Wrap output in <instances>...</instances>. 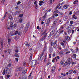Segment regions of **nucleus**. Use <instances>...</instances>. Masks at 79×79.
I'll return each mask as SVG.
<instances>
[{"label": "nucleus", "instance_id": "f257e3e1", "mask_svg": "<svg viewBox=\"0 0 79 79\" xmlns=\"http://www.w3.org/2000/svg\"><path fill=\"white\" fill-rule=\"evenodd\" d=\"M71 62H72V60L70 59V58H69L68 59L67 62L65 63L64 65V66H69L70 65V63H71Z\"/></svg>", "mask_w": 79, "mask_h": 79}, {"label": "nucleus", "instance_id": "f03ea898", "mask_svg": "<svg viewBox=\"0 0 79 79\" xmlns=\"http://www.w3.org/2000/svg\"><path fill=\"white\" fill-rule=\"evenodd\" d=\"M45 24H46V26H48L49 25H50V18H48L47 20H45Z\"/></svg>", "mask_w": 79, "mask_h": 79}, {"label": "nucleus", "instance_id": "7ed1b4c3", "mask_svg": "<svg viewBox=\"0 0 79 79\" xmlns=\"http://www.w3.org/2000/svg\"><path fill=\"white\" fill-rule=\"evenodd\" d=\"M47 33H45L44 35L42 37V38L40 39V41H43V40H44L46 39V38H47Z\"/></svg>", "mask_w": 79, "mask_h": 79}, {"label": "nucleus", "instance_id": "20e7f679", "mask_svg": "<svg viewBox=\"0 0 79 79\" xmlns=\"http://www.w3.org/2000/svg\"><path fill=\"white\" fill-rule=\"evenodd\" d=\"M9 71L7 69H4L3 71L2 72V74L3 75H5V74H9Z\"/></svg>", "mask_w": 79, "mask_h": 79}, {"label": "nucleus", "instance_id": "39448f33", "mask_svg": "<svg viewBox=\"0 0 79 79\" xmlns=\"http://www.w3.org/2000/svg\"><path fill=\"white\" fill-rule=\"evenodd\" d=\"M55 37L57 38V37H60V33L58 32V31H57L55 33L54 35Z\"/></svg>", "mask_w": 79, "mask_h": 79}, {"label": "nucleus", "instance_id": "423d86ee", "mask_svg": "<svg viewBox=\"0 0 79 79\" xmlns=\"http://www.w3.org/2000/svg\"><path fill=\"white\" fill-rule=\"evenodd\" d=\"M37 60H33L32 61L31 63L32 66H35V64H36L37 63Z\"/></svg>", "mask_w": 79, "mask_h": 79}, {"label": "nucleus", "instance_id": "0eeeda50", "mask_svg": "<svg viewBox=\"0 0 79 79\" xmlns=\"http://www.w3.org/2000/svg\"><path fill=\"white\" fill-rule=\"evenodd\" d=\"M19 31H15V34L12 33V34H10V35H11V36H13V35H17L18 34Z\"/></svg>", "mask_w": 79, "mask_h": 79}, {"label": "nucleus", "instance_id": "6e6552de", "mask_svg": "<svg viewBox=\"0 0 79 79\" xmlns=\"http://www.w3.org/2000/svg\"><path fill=\"white\" fill-rule=\"evenodd\" d=\"M70 39V37L69 36H66L64 37V40H65V41L69 40Z\"/></svg>", "mask_w": 79, "mask_h": 79}, {"label": "nucleus", "instance_id": "1a4fd4ad", "mask_svg": "<svg viewBox=\"0 0 79 79\" xmlns=\"http://www.w3.org/2000/svg\"><path fill=\"white\" fill-rule=\"evenodd\" d=\"M17 71H22V70L23 69L22 67H19L17 69Z\"/></svg>", "mask_w": 79, "mask_h": 79}, {"label": "nucleus", "instance_id": "9d476101", "mask_svg": "<svg viewBox=\"0 0 79 79\" xmlns=\"http://www.w3.org/2000/svg\"><path fill=\"white\" fill-rule=\"evenodd\" d=\"M47 44L46 43L45 44V47L44 48V50L46 51L47 50Z\"/></svg>", "mask_w": 79, "mask_h": 79}, {"label": "nucleus", "instance_id": "9b49d317", "mask_svg": "<svg viewBox=\"0 0 79 79\" xmlns=\"http://www.w3.org/2000/svg\"><path fill=\"white\" fill-rule=\"evenodd\" d=\"M49 50L50 53H51L53 52V48H52V47H49Z\"/></svg>", "mask_w": 79, "mask_h": 79}, {"label": "nucleus", "instance_id": "f8f14e48", "mask_svg": "<svg viewBox=\"0 0 79 79\" xmlns=\"http://www.w3.org/2000/svg\"><path fill=\"white\" fill-rule=\"evenodd\" d=\"M3 41H2L1 42V47L2 48H3Z\"/></svg>", "mask_w": 79, "mask_h": 79}, {"label": "nucleus", "instance_id": "ddd939ff", "mask_svg": "<svg viewBox=\"0 0 79 79\" xmlns=\"http://www.w3.org/2000/svg\"><path fill=\"white\" fill-rule=\"evenodd\" d=\"M45 18H46V15H44V16L42 17V21H45Z\"/></svg>", "mask_w": 79, "mask_h": 79}, {"label": "nucleus", "instance_id": "4468645a", "mask_svg": "<svg viewBox=\"0 0 79 79\" xmlns=\"http://www.w3.org/2000/svg\"><path fill=\"white\" fill-rule=\"evenodd\" d=\"M15 56L16 58H19V56L17 53H16L15 55Z\"/></svg>", "mask_w": 79, "mask_h": 79}, {"label": "nucleus", "instance_id": "2eb2a0df", "mask_svg": "<svg viewBox=\"0 0 79 79\" xmlns=\"http://www.w3.org/2000/svg\"><path fill=\"white\" fill-rule=\"evenodd\" d=\"M55 30L53 29V30L50 33L52 34V35H53L55 33Z\"/></svg>", "mask_w": 79, "mask_h": 79}, {"label": "nucleus", "instance_id": "dca6fc26", "mask_svg": "<svg viewBox=\"0 0 79 79\" xmlns=\"http://www.w3.org/2000/svg\"><path fill=\"white\" fill-rule=\"evenodd\" d=\"M57 43V40H56L55 41H54V47H55V46H57V44H56Z\"/></svg>", "mask_w": 79, "mask_h": 79}, {"label": "nucleus", "instance_id": "f3484780", "mask_svg": "<svg viewBox=\"0 0 79 79\" xmlns=\"http://www.w3.org/2000/svg\"><path fill=\"white\" fill-rule=\"evenodd\" d=\"M9 19H10V20H13V17L11 15H10L9 17Z\"/></svg>", "mask_w": 79, "mask_h": 79}, {"label": "nucleus", "instance_id": "a211bd4d", "mask_svg": "<svg viewBox=\"0 0 79 79\" xmlns=\"http://www.w3.org/2000/svg\"><path fill=\"white\" fill-rule=\"evenodd\" d=\"M71 71H73V70H70L69 71V74H73V72H71Z\"/></svg>", "mask_w": 79, "mask_h": 79}, {"label": "nucleus", "instance_id": "6ab92c4d", "mask_svg": "<svg viewBox=\"0 0 79 79\" xmlns=\"http://www.w3.org/2000/svg\"><path fill=\"white\" fill-rule=\"evenodd\" d=\"M73 18H74L75 19H77V17H76V15H73Z\"/></svg>", "mask_w": 79, "mask_h": 79}, {"label": "nucleus", "instance_id": "aec40b11", "mask_svg": "<svg viewBox=\"0 0 79 79\" xmlns=\"http://www.w3.org/2000/svg\"><path fill=\"white\" fill-rule=\"evenodd\" d=\"M68 5H66L63 6V8H64V9H66V8H68Z\"/></svg>", "mask_w": 79, "mask_h": 79}, {"label": "nucleus", "instance_id": "412c9836", "mask_svg": "<svg viewBox=\"0 0 79 79\" xmlns=\"http://www.w3.org/2000/svg\"><path fill=\"white\" fill-rule=\"evenodd\" d=\"M19 23H23V19H19Z\"/></svg>", "mask_w": 79, "mask_h": 79}, {"label": "nucleus", "instance_id": "4be33fe9", "mask_svg": "<svg viewBox=\"0 0 79 79\" xmlns=\"http://www.w3.org/2000/svg\"><path fill=\"white\" fill-rule=\"evenodd\" d=\"M13 23H10V27L12 29V28H13Z\"/></svg>", "mask_w": 79, "mask_h": 79}, {"label": "nucleus", "instance_id": "5701e85b", "mask_svg": "<svg viewBox=\"0 0 79 79\" xmlns=\"http://www.w3.org/2000/svg\"><path fill=\"white\" fill-rule=\"evenodd\" d=\"M26 45H27V47H31L30 46V43H29L28 44V43L27 42H26Z\"/></svg>", "mask_w": 79, "mask_h": 79}, {"label": "nucleus", "instance_id": "b1692460", "mask_svg": "<svg viewBox=\"0 0 79 79\" xmlns=\"http://www.w3.org/2000/svg\"><path fill=\"white\" fill-rule=\"evenodd\" d=\"M32 59V55L31 54L29 58L30 60L31 61Z\"/></svg>", "mask_w": 79, "mask_h": 79}, {"label": "nucleus", "instance_id": "393cba45", "mask_svg": "<svg viewBox=\"0 0 79 79\" xmlns=\"http://www.w3.org/2000/svg\"><path fill=\"white\" fill-rule=\"evenodd\" d=\"M5 18H6V17H5V16H4L2 18V19H1V21H3V20L5 19Z\"/></svg>", "mask_w": 79, "mask_h": 79}, {"label": "nucleus", "instance_id": "a878e982", "mask_svg": "<svg viewBox=\"0 0 79 79\" xmlns=\"http://www.w3.org/2000/svg\"><path fill=\"white\" fill-rule=\"evenodd\" d=\"M63 32H64V30H61L60 31L58 32H59L60 34H62V33Z\"/></svg>", "mask_w": 79, "mask_h": 79}, {"label": "nucleus", "instance_id": "bb28decb", "mask_svg": "<svg viewBox=\"0 0 79 79\" xmlns=\"http://www.w3.org/2000/svg\"><path fill=\"white\" fill-rule=\"evenodd\" d=\"M61 74L62 76H66V74L64 73H61Z\"/></svg>", "mask_w": 79, "mask_h": 79}, {"label": "nucleus", "instance_id": "cd10ccee", "mask_svg": "<svg viewBox=\"0 0 79 79\" xmlns=\"http://www.w3.org/2000/svg\"><path fill=\"white\" fill-rule=\"evenodd\" d=\"M7 52H8V53L10 54V53L11 52V49H9L7 50Z\"/></svg>", "mask_w": 79, "mask_h": 79}, {"label": "nucleus", "instance_id": "c85d7f7f", "mask_svg": "<svg viewBox=\"0 0 79 79\" xmlns=\"http://www.w3.org/2000/svg\"><path fill=\"white\" fill-rule=\"evenodd\" d=\"M59 54L60 55H63V51L60 52H59Z\"/></svg>", "mask_w": 79, "mask_h": 79}, {"label": "nucleus", "instance_id": "c756f323", "mask_svg": "<svg viewBox=\"0 0 79 79\" xmlns=\"http://www.w3.org/2000/svg\"><path fill=\"white\" fill-rule=\"evenodd\" d=\"M72 72L73 74H76L77 73V71H76V70H74Z\"/></svg>", "mask_w": 79, "mask_h": 79}, {"label": "nucleus", "instance_id": "7c9ffc66", "mask_svg": "<svg viewBox=\"0 0 79 79\" xmlns=\"http://www.w3.org/2000/svg\"><path fill=\"white\" fill-rule=\"evenodd\" d=\"M51 45L52 47V46H53V45H54V43L53 42V41L51 42Z\"/></svg>", "mask_w": 79, "mask_h": 79}, {"label": "nucleus", "instance_id": "2f4dec72", "mask_svg": "<svg viewBox=\"0 0 79 79\" xmlns=\"http://www.w3.org/2000/svg\"><path fill=\"white\" fill-rule=\"evenodd\" d=\"M52 35H52V34L50 33L49 35L48 36V38H50V37H51V36H52Z\"/></svg>", "mask_w": 79, "mask_h": 79}, {"label": "nucleus", "instance_id": "473e14b6", "mask_svg": "<svg viewBox=\"0 0 79 79\" xmlns=\"http://www.w3.org/2000/svg\"><path fill=\"white\" fill-rule=\"evenodd\" d=\"M73 23H74V22H73V21H71L70 22V24L71 25H72V24H73Z\"/></svg>", "mask_w": 79, "mask_h": 79}, {"label": "nucleus", "instance_id": "72a5a7b5", "mask_svg": "<svg viewBox=\"0 0 79 79\" xmlns=\"http://www.w3.org/2000/svg\"><path fill=\"white\" fill-rule=\"evenodd\" d=\"M23 16V14H21L19 15V17H20V18H22Z\"/></svg>", "mask_w": 79, "mask_h": 79}, {"label": "nucleus", "instance_id": "f704fd0d", "mask_svg": "<svg viewBox=\"0 0 79 79\" xmlns=\"http://www.w3.org/2000/svg\"><path fill=\"white\" fill-rule=\"evenodd\" d=\"M77 2H78V1L76 0L73 3V4H76V3H77Z\"/></svg>", "mask_w": 79, "mask_h": 79}, {"label": "nucleus", "instance_id": "c9c22d12", "mask_svg": "<svg viewBox=\"0 0 79 79\" xmlns=\"http://www.w3.org/2000/svg\"><path fill=\"white\" fill-rule=\"evenodd\" d=\"M64 29V27H63V26H61L60 28V30L61 31V30H62V29Z\"/></svg>", "mask_w": 79, "mask_h": 79}, {"label": "nucleus", "instance_id": "e433bc0d", "mask_svg": "<svg viewBox=\"0 0 79 79\" xmlns=\"http://www.w3.org/2000/svg\"><path fill=\"white\" fill-rule=\"evenodd\" d=\"M11 63H10L9 64L7 65V66H8V67H11Z\"/></svg>", "mask_w": 79, "mask_h": 79}, {"label": "nucleus", "instance_id": "4c0bfd02", "mask_svg": "<svg viewBox=\"0 0 79 79\" xmlns=\"http://www.w3.org/2000/svg\"><path fill=\"white\" fill-rule=\"evenodd\" d=\"M38 7V6L37 5V4H36L35 6V9H37Z\"/></svg>", "mask_w": 79, "mask_h": 79}, {"label": "nucleus", "instance_id": "58836bf2", "mask_svg": "<svg viewBox=\"0 0 79 79\" xmlns=\"http://www.w3.org/2000/svg\"><path fill=\"white\" fill-rule=\"evenodd\" d=\"M61 76H58V78L59 79H61Z\"/></svg>", "mask_w": 79, "mask_h": 79}, {"label": "nucleus", "instance_id": "ea45409f", "mask_svg": "<svg viewBox=\"0 0 79 79\" xmlns=\"http://www.w3.org/2000/svg\"><path fill=\"white\" fill-rule=\"evenodd\" d=\"M52 18L53 19H55V15H53L52 16Z\"/></svg>", "mask_w": 79, "mask_h": 79}, {"label": "nucleus", "instance_id": "a19ab883", "mask_svg": "<svg viewBox=\"0 0 79 79\" xmlns=\"http://www.w3.org/2000/svg\"><path fill=\"white\" fill-rule=\"evenodd\" d=\"M6 76L7 78H9V77H11V76L9 75H7Z\"/></svg>", "mask_w": 79, "mask_h": 79}, {"label": "nucleus", "instance_id": "79ce46f5", "mask_svg": "<svg viewBox=\"0 0 79 79\" xmlns=\"http://www.w3.org/2000/svg\"><path fill=\"white\" fill-rule=\"evenodd\" d=\"M39 3H44V1H39Z\"/></svg>", "mask_w": 79, "mask_h": 79}, {"label": "nucleus", "instance_id": "37998d69", "mask_svg": "<svg viewBox=\"0 0 79 79\" xmlns=\"http://www.w3.org/2000/svg\"><path fill=\"white\" fill-rule=\"evenodd\" d=\"M54 60H55V61H58V59H56V57H55L54 58Z\"/></svg>", "mask_w": 79, "mask_h": 79}, {"label": "nucleus", "instance_id": "c03bdc74", "mask_svg": "<svg viewBox=\"0 0 79 79\" xmlns=\"http://www.w3.org/2000/svg\"><path fill=\"white\" fill-rule=\"evenodd\" d=\"M27 31V28H25V31H24V32H26Z\"/></svg>", "mask_w": 79, "mask_h": 79}, {"label": "nucleus", "instance_id": "a18cd8bd", "mask_svg": "<svg viewBox=\"0 0 79 79\" xmlns=\"http://www.w3.org/2000/svg\"><path fill=\"white\" fill-rule=\"evenodd\" d=\"M64 52H67V51H68V49L66 48L64 50Z\"/></svg>", "mask_w": 79, "mask_h": 79}, {"label": "nucleus", "instance_id": "49530a36", "mask_svg": "<svg viewBox=\"0 0 79 79\" xmlns=\"http://www.w3.org/2000/svg\"><path fill=\"white\" fill-rule=\"evenodd\" d=\"M61 45H62V46H63V47H65V46H64V43H63V42H62L61 43Z\"/></svg>", "mask_w": 79, "mask_h": 79}, {"label": "nucleus", "instance_id": "de8ad7c7", "mask_svg": "<svg viewBox=\"0 0 79 79\" xmlns=\"http://www.w3.org/2000/svg\"><path fill=\"white\" fill-rule=\"evenodd\" d=\"M31 77H31V74H30L28 76V78H31Z\"/></svg>", "mask_w": 79, "mask_h": 79}, {"label": "nucleus", "instance_id": "09e8293b", "mask_svg": "<svg viewBox=\"0 0 79 79\" xmlns=\"http://www.w3.org/2000/svg\"><path fill=\"white\" fill-rule=\"evenodd\" d=\"M13 26V27H14H14H15L16 26V24H14V25Z\"/></svg>", "mask_w": 79, "mask_h": 79}, {"label": "nucleus", "instance_id": "8fccbe9b", "mask_svg": "<svg viewBox=\"0 0 79 79\" xmlns=\"http://www.w3.org/2000/svg\"><path fill=\"white\" fill-rule=\"evenodd\" d=\"M70 51L67 52L65 53V54H68V53H70Z\"/></svg>", "mask_w": 79, "mask_h": 79}, {"label": "nucleus", "instance_id": "3c124183", "mask_svg": "<svg viewBox=\"0 0 79 79\" xmlns=\"http://www.w3.org/2000/svg\"><path fill=\"white\" fill-rule=\"evenodd\" d=\"M34 5H37V1H35L34 2Z\"/></svg>", "mask_w": 79, "mask_h": 79}, {"label": "nucleus", "instance_id": "603ef678", "mask_svg": "<svg viewBox=\"0 0 79 79\" xmlns=\"http://www.w3.org/2000/svg\"><path fill=\"white\" fill-rule=\"evenodd\" d=\"M73 13L72 12V11H70L69 12V14L70 15H72V14Z\"/></svg>", "mask_w": 79, "mask_h": 79}, {"label": "nucleus", "instance_id": "864d4df0", "mask_svg": "<svg viewBox=\"0 0 79 79\" xmlns=\"http://www.w3.org/2000/svg\"><path fill=\"white\" fill-rule=\"evenodd\" d=\"M27 27H29V23H28L27 24Z\"/></svg>", "mask_w": 79, "mask_h": 79}, {"label": "nucleus", "instance_id": "5fc2aeb1", "mask_svg": "<svg viewBox=\"0 0 79 79\" xmlns=\"http://www.w3.org/2000/svg\"><path fill=\"white\" fill-rule=\"evenodd\" d=\"M54 12L55 13H58V10H57L55 11Z\"/></svg>", "mask_w": 79, "mask_h": 79}, {"label": "nucleus", "instance_id": "6e6d98bb", "mask_svg": "<svg viewBox=\"0 0 79 79\" xmlns=\"http://www.w3.org/2000/svg\"><path fill=\"white\" fill-rule=\"evenodd\" d=\"M15 60L16 61H17V62L18 61V60H19L18 58H15Z\"/></svg>", "mask_w": 79, "mask_h": 79}, {"label": "nucleus", "instance_id": "4d7b16f0", "mask_svg": "<svg viewBox=\"0 0 79 79\" xmlns=\"http://www.w3.org/2000/svg\"><path fill=\"white\" fill-rule=\"evenodd\" d=\"M43 55H44V54L41 53L40 56L42 57V56H43Z\"/></svg>", "mask_w": 79, "mask_h": 79}, {"label": "nucleus", "instance_id": "13d9d810", "mask_svg": "<svg viewBox=\"0 0 79 79\" xmlns=\"http://www.w3.org/2000/svg\"><path fill=\"white\" fill-rule=\"evenodd\" d=\"M55 60L54 58L53 60H52V62H53V63H55Z\"/></svg>", "mask_w": 79, "mask_h": 79}, {"label": "nucleus", "instance_id": "bf43d9fd", "mask_svg": "<svg viewBox=\"0 0 79 79\" xmlns=\"http://www.w3.org/2000/svg\"><path fill=\"white\" fill-rule=\"evenodd\" d=\"M58 7H56L55 8L54 10H56L57 9H58Z\"/></svg>", "mask_w": 79, "mask_h": 79}, {"label": "nucleus", "instance_id": "052dcab7", "mask_svg": "<svg viewBox=\"0 0 79 79\" xmlns=\"http://www.w3.org/2000/svg\"><path fill=\"white\" fill-rule=\"evenodd\" d=\"M0 79H3V76H1L0 77Z\"/></svg>", "mask_w": 79, "mask_h": 79}, {"label": "nucleus", "instance_id": "680f3d73", "mask_svg": "<svg viewBox=\"0 0 79 79\" xmlns=\"http://www.w3.org/2000/svg\"><path fill=\"white\" fill-rule=\"evenodd\" d=\"M11 39H8V42H11Z\"/></svg>", "mask_w": 79, "mask_h": 79}, {"label": "nucleus", "instance_id": "e2e57ef3", "mask_svg": "<svg viewBox=\"0 0 79 79\" xmlns=\"http://www.w3.org/2000/svg\"><path fill=\"white\" fill-rule=\"evenodd\" d=\"M64 33L65 35H67V33L66 32H64Z\"/></svg>", "mask_w": 79, "mask_h": 79}, {"label": "nucleus", "instance_id": "0e129e2a", "mask_svg": "<svg viewBox=\"0 0 79 79\" xmlns=\"http://www.w3.org/2000/svg\"><path fill=\"white\" fill-rule=\"evenodd\" d=\"M22 73H24V74H25V73H26V72H25V70H23L22 71Z\"/></svg>", "mask_w": 79, "mask_h": 79}, {"label": "nucleus", "instance_id": "69168bd1", "mask_svg": "<svg viewBox=\"0 0 79 79\" xmlns=\"http://www.w3.org/2000/svg\"><path fill=\"white\" fill-rule=\"evenodd\" d=\"M42 58V57H41V56H40L39 58H38V59L39 60H41V58Z\"/></svg>", "mask_w": 79, "mask_h": 79}, {"label": "nucleus", "instance_id": "338daca9", "mask_svg": "<svg viewBox=\"0 0 79 79\" xmlns=\"http://www.w3.org/2000/svg\"><path fill=\"white\" fill-rule=\"evenodd\" d=\"M59 15H62L63 14L62 13H61L60 12H59L58 13Z\"/></svg>", "mask_w": 79, "mask_h": 79}, {"label": "nucleus", "instance_id": "774afa93", "mask_svg": "<svg viewBox=\"0 0 79 79\" xmlns=\"http://www.w3.org/2000/svg\"><path fill=\"white\" fill-rule=\"evenodd\" d=\"M45 51L44 50H43L42 51V53H43V54H44V53L45 52Z\"/></svg>", "mask_w": 79, "mask_h": 79}]
</instances>
